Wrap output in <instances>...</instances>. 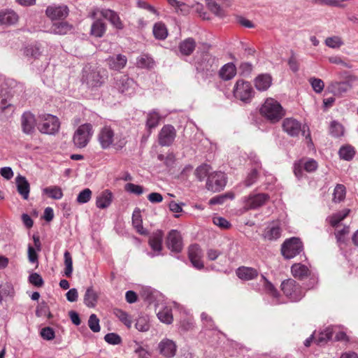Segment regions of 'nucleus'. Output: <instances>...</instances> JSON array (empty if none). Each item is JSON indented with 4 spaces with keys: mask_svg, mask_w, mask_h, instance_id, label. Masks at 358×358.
<instances>
[{
    "mask_svg": "<svg viewBox=\"0 0 358 358\" xmlns=\"http://www.w3.org/2000/svg\"><path fill=\"white\" fill-rule=\"evenodd\" d=\"M338 154L341 159L349 161L354 157L355 150L351 146H343L339 150Z\"/></svg>",
    "mask_w": 358,
    "mask_h": 358,
    "instance_id": "obj_48",
    "label": "nucleus"
},
{
    "mask_svg": "<svg viewBox=\"0 0 358 358\" xmlns=\"http://www.w3.org/2000/svg\"><path fill=\"white\" fill-rule=\"evenodd\" d=\"M60 127L59 119L52 115L47 114L42 117V122L38 124V129L41 133L54 134Z\"/></svg>",
    "mask_w": 358,
    "mask_h": 358,
    "instance_id": "obj_9",
    "label": "nucleus"
},
{
    "mask_svg": "<svg viewBox=\"0 0 358 358\" xmlns=\"http://www.w3.org/2000/svg\"><path fill=\"white\" fill-rule=\"evenodd\" d=\"M29 282L38 287H42L44 284L42 277L37 273H33L29 276Z\"/></svg>",
    "mask_w": 358,
    "mask_h": 358,
    "instance_id": "obj_62",
    "label": "nucleus"
},
{
    "mask_svg": "<svg viewBox=\"0 0 358 358\" xmlns=\"http://www.w3.org/2000/svg\"><path fill=\"white\" fill-rule=\"evenodd\" d=\"M196 48V41L192 38H187L179 44V50L182 55H190Z\"/></svg>",
    "mask_w": 358,
    "mask_h": 358,
    "instance_id": "obj_30",
    "label": "nucleus"
},
{
    "mask_svg": "<svg viewBox=\"0 0 358 358\" xmlns=\"http://www.w3.org/2000/svg\"><path fill=\"white\" fill-rule=\"evenodd\" d=\"M214 65L217 67L215 58L206 54L203 55L201 61L197 62L196 68L201 71H213Z\"/></svg>",
    "mask_w": 358,
    "mask_h": 358,
    "instance_id": "obj_20",
    "label": "nucleus"
},
{
    "mask_svg": "<svg viewBox=\"0 0 358 358\" xmlns=\"http://www.w3.org/2000/svg\"><path fill=\"white\" fill-rule=\"evenodd\" d=\"M260 113L271 122H278L285 115L280 103L272 98L265 101L260 108Z\"/></svg>",
    "mask_w": 358,
    "mask_h": 358,
    "instance_id": "obj_2",
    "label": "nucleus"
},
{
    "mask_svg": "<svg viewBox=\"0 0 358 358\" xmlns=\"http://www.w3.org/2000/svg\"><path fill=\"white\" fill-rule=\"evenodd\" d=\"M350 210L344 209L342 211L333 214L331 216H329L327 218V220L329 222V224L333 227H336L338 224L343 220L349 214Z\"/></svg>",
    "mask_w": 358,
    "mask_h": 358,
    "instance_id": "obj_40",
    "label": "nucleus"
},
{
    "mask_svg": "<svg viewBox=\"0 0 358 358\" xmlns=\"http://www.w3.org/2000/svg\"><path fill=\"white\" fill-rule=\"evenodd\" d=\"M127 62V57L122 55L110 57L107 59V63L109 67L115 71H119L123 69L125 66Z\"/></svg>",
    "mask_w": 358,
    "mask_h": 358,
    "instance_id": "obj_25",
    "label": "nucleus"
},
{
    "mask_svg": "<svg viewBox=\"0 0 358 358\" xmlns=\"http://www.w3.org/2000/svg\"><path fill=\"white\" fill-rule=\"evenodd\" d=\"M281 229L277 224L268 226L264 231V237L268 241H275L280 237Z\"/></svg>",
    "mask_w": 358,
    "mask_h": 358,
    "instance_id": "obj_35",
    "label": "nucleus"
},
{
    "mask_svg": "<svg viewBox=\"0 0 358 358\" xmlns=\"http://www.w3.org/2000/svg\"><path fill=\"white\" fill-rule=\"evenodd\" d=\"M253 162L257 165V166L251 170L245 180V185L247 187H250L253 185L258 178V168H260V162L258 159L255 158Z\"/></svg>",
    "mask_w": 358,
    "mask_h": 358,
    "instance_id": "obj_38",
    "label": "nucleus"
},
{
    "mask_svg": "<svg viewBox=\"0 0 358 358\" xmlns=\"http://www.w3.org/2000/svg\"><path fill=\"white\" fill-rule=\"evenodd\" d=\"M236 74V67L232 62L224 64L219 71L220 77L224 80H231Z\"/></svg>",
    "mask_w": 358,
    "mask_h": 358,
    "instance_id": "obj_27",
    "label": "nucleus"
},
{
    "mask_svg": "<svg viewBox=\"0 0 358 358\" xmlns=\"http://www.w3.org/2000/svg\"><path fill=\"white\" fill-rule=\"evenodd\" d=\"M97 139L103 150L111 147L116 150H121L125 146L127 142L122 135L115 134L114 129L110 125H105L100 129Z\"/></svg>",
    "mask_w": 358,
    "mask_h": 358,
    "instance_id": "obj_1",
    "label": "nucleus"
},
{
    "mask_svg": "<svg viewBox=\"0 0 358 358\" xmlns=\"http://www.w3.org/2000/svg\"><path fill=\"white\" fill-rule=\"evenodd\" d=\"M166 245L172 252L178 253L182 251V240L178 231L172 229L169 231L166 238Z\"/></svg>",
    "mask_w": 358,
    "mask_h": 358,
    "instance_id": "obj_14",
    "label": "nucleus"
},
{
    "mask_svg": "<svg viewBox=\"0 0 358 358\" xmlns=\"http://www.w3.org/2000/svg\"><path fill=\"white\" fill-rule=\"evenodd\" d=\"M113 201V194L108 190L106 189L101 192L96 199V206L97 208L104 209L108 208Z\"/></svg>",
    "mask_w": 358,
    "mask_h": 358,
    "instance_id": "obj_21",
    "label": "nucleus"
},
{
    "mask_svg": "<svg viewBox=\"0 0 358 358\" xmlns=\"http://www.w3.org/2000/svg\"><path fill=\"white\" fill-rule=\"evenodd\" d=\"M153 34L157 39L164 40L168 36V30L166 25L162 22H157L153 26Z\"/></svg>",
    "mask_w": 358,
    "mask_h": 358,
    "instance_id": "obj_39",
    "label": "nucleus"
},
{
    "mask_svg": "<svg viewBox=\"0 0 358 358\" xmlns=\"http://www.w3.org/2000/svg\"><path fill=\"white\" fill-rule=\"evenodd\" d=\"M43 192L50 198L59 200L63 196V192L61 187L58 186L47 187L43 189Z\"/></svg>",
    "mask_w": 358,
    "mask_h": 358,
    "instance_id": "obj_42",
    "label": "nucleus"
},
{
    "mask_svg": "<svg viewBox=\"0 0 358 358\" xmlns=\"http://www.w3.org/2000/svg\"><path fill=\"white\" fill-rule=\"evenodd\" d=\"M104 340L109 344L118 345L122 342L121 337L115 333H108L104 336Z\"/></svg>",
    "mask_w": 358,
    "mask_h": 358,
    "instance_id": "obj_63",
    "label": "nucleus"
},
{
    "mask_svg": "<svg viewBox=\"0 0 358 358\" xmlns=\"http://www.w3.org/2000/svg\"><path fill=\"white\" fill-rule=\"evenodd\" d=\"M282 129L288 135L293 137L297 136L301 131L303 136L308 138L310 143L312 142L308 128L305 125L302 127L296 119L291 117L285 119L282 122Z\"/></svg>",
    "mask_w": 358,
    "mask_h": 358,
    "instance_id": "obj_4",
    "label": "nucleus"
},
{
    "mask_svg": "<svg viewBox=\"0 0 358 358\" xmlns=\"http://www.w3.org/2000/svg\"><path fill=\"white\" fill-rule=\"evenodd\" d=\"M69 13L68 6L64 4L48 6L45 10L46 16L52 21L65 19Z\"/></svg>",
    "mask_w": 358,
    "mask_h": 358,
    "instance_id": "obj_13",
    "label": "nucleus"
},
{
    "mask_svg": "<svg viewBox=\"0 0 358 358\" xmlns=\"http://www.w3.org/2000/svg\"><path fill=\"white\" fill-rule=\"evenodd\" d=\"M233 92L236 99L245 103L251 101L255 93L250 83L243 80L236 81Z\"/></svg>",
    "mask_w": 358,
    "mask_h": 358,
    "instance_id": "obj_7",
    "label": "nucleus"
},
{
    "mask_svg": "<svg viewBox=\"0 0 358 358\" xmlns=\"http://www.w3.org/2000/svg\"><path fill=\"white\" fill-rule=\"evenodd\" d=\"M325 45L331 48H339L343 45V42L341 37L334 36L327 38L325 40Z\"/></svg>",
    "mask_w": 358,
    "mask_h": 358,
    "instance_id": "obj_53",
    "label": "nucleus"
},
{
    "mask_svg": "<svg viewBox=\"0 0 358 358\" xmlns=\"http://www.w3.org/2000/svg\"><path fill=\"white\" fill-rule=\"evenodd\" d=\"M345 187L343 185L338 184L336 186L334 191V201L340 202L345 199Z\"/></svg>",
    "mask_w": 358,
    "mask_h": 358,
    "instance_id": "obj_51",
    "label": "nucleus"
},
{
    "mask_svg": "<svg viewBox=\"0 0 358 358\" xmlns=\"http://www.w3.org/2000/svg\"><path fill=\"white\" fill-rule=\"evenodd\" d=\"M268 199L269 196L264 193L250 194L244 198L243 208L245 210L257 209L263 206Z\"/></svg>",
    "mask_w": 358,
    "mask_h": 358,
    "instance_id": "obj_10",
    "label": "nucleus"
},
{
    "mask_svg": "<svg viewBox=\"0 0 358 358\" xmlns=\"http://www.w3.org/2000/svg\"><path fill=\"white\" fill-rule=\"evenodd\" d=\"M22 131L26 134H31L35 131L36 119L30 112H25L21 117Z\"/></svg>",
    "mask_w": 358,
    "mask_h": 358,
    "instance_id": "obj_17",
    "label": "nucleus"
},
{
    "mask_svg": "<svg viewBox=\"0 0 358 358\" xmlns=\"http://www.w3.org/2000/svg\"><path fill=\"white\" fill-rule=\"evenodd\" d=\"M303 250V244L299 238L287 239L282 245L281 253L287 259H292Z\"/></svg>",
    "mask_w": 358,
    "mask_h": 358,
    "instance_id": "obj_6",
    "label": "nucleus"
},
{
    "mask_svg": "<svg viewBox=\"0 0 358 358\" xmlns=\"http://www.w3.org/2000/svg\"><path fill=\"white\" fill-rule=\"evenodd\" d=\"M41 53V45L38 44L29 45L24 49V55L29 57L36 59Z\"/></svg>",
    "mask_w": 358,
    "mask_h": 358,
    "instance_id": "obj_45",
    "label": "nucleus"
},
{
    "mask_svg": "<svg viewBox=\"0 0 358 358\" xmlns=\"http://www.w3.org/2000/svg\"><path fill=\"white\" fill-rule=\"evenodd\" d=\"M344 128L341 124L332 121L330 124V134L334 137H340L343 135Z\"/></svg>",
    "mask_w": 358,
    "mask_h": 358,
    "instance_id": "obj_50",
    "label": "nucleus"
},
{
    "mask_svg": "<svg viewBox=\"0 0 358 358\" xmlns=\"http://www.w3.org/2000/svg\"><path fill=\"white\" fill-rule=\"evenodd\" d=\"M18 15L13 10L6 9L0 11V24L12 25L18 21Z\"/></svg>",
    "mask_w": 358,
    "mask_h": 358,
    "instance_id": "obj_19",
    "label": "nucleus"
},
{
    "mask_svg": "<svg viewBox=\"0 0 358 358\" xmlns=\"http://www.w3.org/2000/svg\"><path fill=\"white\" fill-rule=\"evenodd\" d=\"M308 81L315 92L319 94L323 91L324 83L322 80L313 77L309 78Z\"/></svg>",
    "mask_w": 358,
    "mask_h": 358,
    "instance_id": "obj_52",
    "label": "nucleus"
},
{
    "mask_svg": "<svg viewBox=\"0 0 358 358\" xmlns=\"http://www.w3.org/2000/svg\"><path fill=\"white\" fill-rule=\"evenodd\" d=\"M106 30V24L101 20L94 21L91 27V35L101 38L103 36Z\"/></svg>",
    "mask_w": 358,
    "mask_h": 358,
    "instance_id": "obj_37",
    "label": "nucleus"
},
{
    "mask_svg": "<svg viewBox=\"0 0 358 358\" xmlns=\"http://www.w3.org/2000/svg\"><path fill=\"white\" fill-rule=\"evenodd\" d=\"M124 189L129 193L136 195H141L143 193V187L134 183H127L124 186Z\"/></svg>",
    "mask_w": 358,
    "mask_h": 358,
    "instance_id": "obj_61",
    "label": "nucleus"
},
{
    "mask_svg": "<svg viewBox=\"0 0 358 358\" xmlns=\"http://www.w3.org/2000/svg\"><path fill=\"white\" fill-rule=\"evenodd\" d=\"M162 115L157 110H152L147 114L146 127L151 132V129L159 124Z\"/></svg>",
    "mask_w": 358,
    "mask_h": 358,
    "instance_id": "obj_33",
    "label": "nucleus"
},
{
    "mask_svg": "<svg viewBox=\"0 0 358 358\" xmlns=\"http://www.w3.org/2000/svg\"><path fill=\"white\" fill-rule=\"evenodd\" d=\"M163 232L161 230L154 231L149 237L148 244L154 252L157 255L162 250Z\"/></svg>",
    "mask_w": 358,
    "mask_h": 358,
    "instance_id": "obj_18",
    "label": "nucleus"
},
{
    "mask_svg": "<svg viewBox=\"0 0 358 358\" xmlns=\"http://www.w3.org/2000/svg\"><path fill=\"white\" fill-rule=\"evenodd\" d=\"M134 85V81L127 76H121L116 82V86L118 90L122 93L130 94L129 90L132 88Z\"/></svg>",
    "mask_w": 358,
    "mask_h": 358,
    "instance_id": "obj_31",
    "label": "nucleus"
},
{
    "mask_svg": "<svg viewBox=\"0 0 358 358\" xmlns=\"http://www.w3.org/2000/svg\"><path fill=\"white\" fill-rule=\"evenodd\" d=\"M236 275L241 280H250L257 277L258 272L253 268L242 266L236 270Z\"/></svg>",
    "mask_w": 358,
    "mask_h": 358,
    "instance_id": "obj_29",
    "label": "nucleus"
},
{
    "mask_svg": "<svg viewBox=\"0 0 358 358\" xmlns=\"http://www.w3.org/2000/svg\"><path fill=\"white\" fill-rule=\"evenodd\" d=\"M291 271L294 277L301 280L310 274L309 268L300 263L294 264L291 267Z\"/></svg>",
    "mask_w": 358,
    "mask_h": 358,
    "instance_id": "obj_32",
    "label": "nucleus"
},
{
    "mask_svg": "<svg viewBox=\"0 0 358 358\" xmlns=\"http://www.w3.org/2000/svg\"><path fill=\"white\" fill-rule=\"evenodd\" d=\"M158 160L163 162L167 167H171L175 163L176 157L173 152H169L166 156L162 154L158 155Z\"/></svg>",
    "mask_w": 358,
    "mask_h": 358,
    "instance_id": "obj_54",
    "label": "nucleus"
},
{
    "mask_svg": "<svg viewBox=\"0 0 358 358\" xmlns=\"http://www.w3.org/2000/svg\"><path fill=\"white\" fill-rule=\"evenodd\" d=\"M281 288L284 294L294 301L301 300L305 294L301 287L293 279L284 280Z\"/></svg>",
    "mask_w": 358,
    "mask_h": 358,
    "instance_id": "obj_5",
    "label": "nucleus"
},
{
    "mask_svg": "<svg viewBox=\"0 0 358 358\" xmlns=\"http://www.w3.org/2000/svg\"><path fill=\"white\" fill-rule=\"evenodd\" d=\"M188 256L190 262L195 268L198 269L203 268V264L201 261L202 251L199 245L194 244L189 247Z\"/></svg>",
    "mask_w": 358,
    "mask_h": 358,
    "instance_id": "obj_16",
    "label": "nucleus"
},
{
    "mask_svg": "<svg viewBox=\"0 0 358 358\" xmlns=\"http://www.w3.org/2000/svg\"><path fill=\"white\" fill-rule=\"evenodd\" d=\"M227 198H230L231 199H234V194L231 193H227L225 194L217 195L211 198L209 201V204L210 205H216V204H222Z\"/></svg>",
    "mask_w": 358,
    "mask_h": 358,
    "instance_id": "obj_59",
    "label": "nucleus"
},
{
    "mask_svg": "<svg viewBox=\"0 0 358 358\" xmlns=\"http://www.w3.org/2000/svg\"><path fill=\"white\" fill-rule=\"evenodd\" d=\"M72 29V26L66 22H56L52 24L50 33L57 35H65Z\"/></svg>",
    "mask_w": 358,
    "mask_h": 358,
    "instance_id": "obj_36",
    "label": "nucleus"
},
{
    "mask_svg": "<svg viewBox=\"0 0 358 358\" xmlns=\"http://www.w3.org/2000/svg\"><path fill=\"white\" fill-rule=\"evenodd\" d=\"M16 184L19 194L24 199H27L30 191V186L27 180L22 176H18L16 178Z\"/></svg>",
    "mask_w": 358,
    "mask_h": 358,
    "instance_id": "obj_26",
    "label": "nucleus"
},
{
    "mask_svg": "<svg viewBox=\"0 0 358 358\" xmlns=\"http://www.w3.org/2000/svg\"><path fill=\"white\" fill-rule=\"evenodd\" d=\"M253 66L250 62H242L239 66V71L241 75L243 76H249L252 71Z\"/></svg>",
    "mask_w": 358,
    "mask_h": 358,
    "instance_id": "obj_64",
    "label": "nucleus"
},
{
    "mask_svg": "<svg viewBox=\"0 0 358 358\" xmlns=\"http://www.w3.org/2000/svg\"><path fill=\"white\" fill-rule=\"evenodd\" d=\"M176 136V130L171 124H165L158 134V142L161 146H170Z\"/></svg>",
    "mask_w": 358,
    "mask_h": 358,
    "instance_id": "obj_12",
    "label": "nucleus"
},
{
    "mask_svg": "<svg viewBox=\"0 0 358 358\" xmlns=\"http://www.w3.org/2000/svg\"><path fill=\"white\" fill-rule=\"evenodd\" d=\"M99 12L102 17L108 20L117 29H122L123 28V24L119 15L115 11L110 9H102Z\"/></svg>",
    "mask_w": 358,
    "mask_h": 358,
    "instance_id": "obj_22",
    "label": "nucleus"
},
{
    "mask_svg": "<svg viewBox=\"0 0 358 358\" xmlns=\"http://www.w3.org/2000/svg\"><path fill=\"white\" fill-rule=\"evenodd\" d=\"M113 314L128 328H130L132 324V320L130 315L125 311L115 308L113 310Z\"/></svg>",
    "mask_w": 358,
    "mask_h": 358,
    "instance_id": "obj_43",
    "label": "nucleus"
},
{
    "mask_svg": "<svg viewBox=\"0 0 358 358\" xmlns=\"http://www.w3.org/2000/svg\"><path fill=\"white\" fill-rule=\"evenodd\" d=\"M88 326L93 332L100 331L99 320L95 314H92L90 316Z\"/></svg>",
    "mask_w": 358,
    "mask_h": 358,
    "instance_id": "obj_60",
    "label": "nucleus"
},
{
    "mask_svg": "<svg viewBox=\"0 0 358 358\" xmlns=\"http://www.w3.org/2000/svg\"><path fill=\"white\" fill-rule=\"evenodd\" d=\"M333 336V331L330 328L326 329L323 332H321L316 339L315 342L317 345H322L327 341L330 340Z\"/></svg>",
    "mask_w": 358,
    "mask_h": 358,
    "instance_id": "obj_55",
    "label": "nucleus"
},
{
    "mask_svg": "<svg viewBox=\"0 0 358 358\" xmlns=\"http://www.w3.org/2000/svg\"><path fill=\"white\" fill-rule=\"evenodd\" d=\"M272 83V78L269 74L259 75L255 79V86L259 91L267 90Z\"/></svg>",
    "mask_w": 358,
    "mask_h": 358,
    "instance_id": "obj_23",
    "label": "nucleus"
},
{
    "mask_svg": "<svg viewBox=\"0 0 358 358\" xmlns=\"http://www.w3.org/2000/svg\"><path fill=\"white\" fill-rule=\"evenodd\" d=\"M159 320L164 323L171 324L173 321L171 310L167 307L163 308L157 313Z\"/></svg>",
    "mask_w": 358,
    "mask_h": 358,
    "instance_id": "obj_47",
    "label": "nucleus"
},
{
    "mask_svg": "<svg viewBox=\"0 0 358 358\" xmlns=\"http://www.w3.org/2000/svg\"><path fill=\"white\" fill-rule=\"evenodd\" d=\"M142 223L141 211L137 208L134 210L132 215V224L138 234L141 235H147L148 231L143 228Z\"/></svg>",
    "mask_w": 358,
    "mask_h": 358,
    "instance_id": "obj_34",
    "label": "nucleus"
},
{
    "mask_svg": "<svg viewBox=\"0 0 358 358\" xmlns=\"http://www.w3.org/2000/svg\"><path fill=\"white\" fill-rule=\"evenodd\" d=\"M209 10L219 17H223L225 14L220 5L213 0H206Z\"/></svg>",
    "mask_w": 358,
    "mask_h": 358,
    "instance_id": "obj_49",
    "label": "nucleus"
},
{
    "mask_svg": "<svg viewBox=\"0 0 358 358\" xmlns=\"http://www.w3.org/2000/svg\"><path fill=\"white\" fill-rule=\"evenodd\" d=\"M350 233V228L348 226H344L343 229H338L335 232V236L338 244H342L345 242V236Z\"/></svg>",
    "mask_w": 358,
    "mask_h": 358,
    "instance_id": "obj_56",
    "label": "nucleus"
},
{
    "mask_svg": "<svg viewBox=\"0 0 358 358\" xmlns=\"http://www.w3.org/2000/svg\"><path fill=\"white\" fill-rule=\"evenodd\" d=\"M351 88L348 82H332L329 85V90L336 96H341Z\"/></svg>",
    "mask_w": 358,
    "mask_h": 358,
    "instance_id": "obj_24",
    "label": "nucleus"
},
{
    "mask_svg": "<svg viewBox=\"0 0 358 358\" xmlns=\"http://www.w3.org/2000/svg\"><path fill=\"white\" fill-rule=\"evenodd\" d=\"M211 167L206 164L198 166L194 171V175L199 181H203L206 176L208 177Z\"/></svg>",
    "mask_w": 358,
    "mask_h": 358,
    "instance_id": "obj_44",
    "label": "nucleus"
},
{
    "mask_svg": "<svg viewBox=\"0 0 358 358\" xmlns=\"http://www.w3.org/2000/svg\"><path fill=\"white\" fill-rule=\"evenodd\" d=\"M265 291L274 297L278 296V292L273 285L269 282L264 275L261 276Z\"/></svg>",
    "mask_w": 358,
    "mask_h": 358,
    "instance_id": "obj_57",
    "label": "nucleus"
},
{
    "mask_svg": "<svg viewBox=\"0 0 358 358\" xmlns=\"http://www.w3.org/2000/svg\"><path fill=\"white\" fill-rule=\"evenodd\" d=\"M91 196L92 191L89 188H85L78 194L76 201L79 203H85L90 200Z\"/></svg>",
    "mask_w": 358,
    "mask_h": 358,
    "instance_id": "obj_58",
    "label": "nucleus"
},
{
    "mask_svg": "<svg viewBox=\"0 0 358 358\" xmlns=\"http://www.w3.org/2000/svg\"><path fill=\"white\" fill-rule=\"evenodd\" d=\"M227 183L224 173L215 171L208 176L206 181V189L213 192H220L224 189Z\"/></svg>",
    "mask_w": 358,
    "mask_h": 358,
    "instance_id": "obj_8",
    "label": "nucleus"
},
{
    "mask_svg": "<svg viewBox=\"0 0 358 358\" xmlns=\"http://www.w3.org/2000/svg\"><path fill=\"white\" fill-rule=\"evenodd\" d=\"M93 134V127L90 123H85L78 127L73 136L76 147L83 148L87 146Z\"/></svg>",
    "mask_w": 358,
    "mask_h": 358,
    "instance_id": "obj_3",
    "label": "nucleus"
},
{
    "mask_svg": "<svg viewBox=\"0 0 358 358\" xmlns=\"http://www.w3.org/2000/svg\"><path fill=\"white\" fill-rule=\"evenodd\" d=\"M104 71L92 70L84 71L83 80L92 88L100 87L105 81Z\"/></svg>",
    "mask_w": 358,
    "mask_h": 358,
    "instance_id": "obj_11",
    "label": "nucleus"
},
{
    "mask_svg": "<svg viewBox=\"0 0 358 358\" xmlns=\"http://www.w3.org/2000/svg\"><path fill=\"white\" fill-rule=\"evenodd\" d=\"M98 294L94 289L93 287H89L87 288L83 297V302L85 305L88 308L95 307L98 301Z\"/></svg>",
    "mask_w": 358,
    "mask_h": 358,
    "instance_id": "obj_28",
    "label": "nucleus"
},
{
    "mask_svg": "<svg viewBox=\"0 0 358 358\" xmlns=\"http://www.w3.org/2000/svg\"><path fill=\"white\" fill-rule=\"evenodd\" d=\"M136 65L141 69H152L155 62L151 57L148 55H141L136 59Z\"/></svg>",
    "mask_w": 358,
    "mask_h": 358,
    "instance_id": "obj_41",
    "label": "nucleus"
},
{
    "mask_svg": "<svg viewBox=\"0 0 358 358\" xmlns=\"http://www.w3.org/2000/svg\"><path fill=\"white\" fill-rule=\"evenodd\" d=\"M64 275L67 278H70L72 275L73 272V260L71 255L69 251H65L64 254Z\"/></svg>",
    "mask_w": 358,
    "mask_h": 358,
    "instance_id": "obj_46",
    "label": "nucleus"
},
{
    "mask_svg": "<svg viewBox=\"0 0 358 358\" xmlns=\"http://www.w3.org/2000/svg\"><path fill=\"white\" fill-rule=\"evenodd\" d=\"M158 349L162 355L166 358H171L175 356L177 347L172 340L164 338L159 342Z\"/></svg>",
    "mask_w": 358,
    "mask_h": 358,
    "instance_id": "obj_15",
    "label": "nucleus"
}]
</instances>
